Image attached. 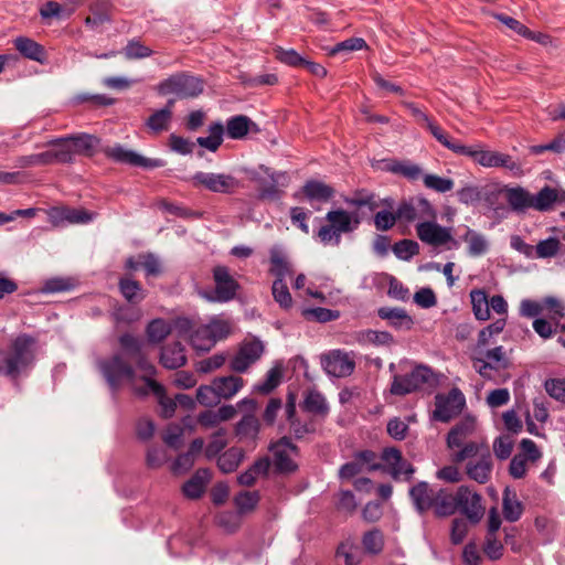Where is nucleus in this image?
Listing matches in <instances>:
<instances>
[{
    "label": "nucleus",
    "mask_w": 565,
    "mask_h": 565,
    "mask_svg": "<svg viewBox=\"0 0 565 565\" xmlns=\"http://www.w3.org/2000/svg\"><path fill=\"white\" fill-rule=\"evenodd\" d=\"M132 360L136 361L137 369L139 372H141V385L139 384L132 367L126 363L118 354L111 356L110 359L99 361L98 367L113 391H116L124 381H127L137 395H148L149 382L158 383L153 380L156 367L143 356L142 352L139 353V355L132 358Z\"/></svg>",
    "instance_id": "obj_1"
},
{
    "label": "nucleus",
    "mask_w": 565,
    "mask_h": 565,
    "mask_svg": "<svg viewBox=\"0 0 565 565\" xmlns=\"http://www.w3.org/2000/svg\"><path fill=\"white\" fill-rule=\"evenodd\" d=\"M62 145L68 146L74 154H84L92 157L95 153L99 139L94 135L77 134L67 137L53 139L47 142V146L60 148Z\"/></svg>",
    "instance_id": "obj_18"
},
{
    "label": "nucleus",
    "mask_w": 565,
    "mask_h": 565,
    "mask_svg": "<svg viewBox=\"0 0 565 565\" xmlns=\"http://www.w3.org/2000/svg\"><path fill=\"white\" fill-rule=\"evenodd\" d=\"M470 298L475 317L480 321L488 320L490 318V305L486 292L483 290H472Z\"/></svg>",
    "instance_id": "obj_47"
},
{
    "label": "nucleus",
    "mask_w": 565,
    "mask_h": 565,
    "mask_svg": "<svg viewBox=\"0 0 565 565\" xmlns=\"http://www.w3.org/2000/svg\"><path fill=\"white\" fill-rule=\"evenodd\" d=\"M269 273L276 277L273 284V296L275 300L282 305V250L279 246L270 249Z\"/></svg>",
    "instance_id": "obj_24"
},
{
    "label": "nucleus",
    "mask_w": 565,
    "mask_h": 565,
    "mask_svg": "<svg viewBox=\"0 0 565 565\" xmlns=\"http://www.w3.org/2000/svg\"><path fill=\"white\" fill-rule=\"evenodd\" d=\"M546 393L554 399L565 403V377L551 379L544 384Z\"/></svg>",
    "instance_id": "obj_64"
},
{
    "label": "nucleus",
    "mask_w": 565,
    "mask_h": 565,
    "mask_svg": "<svg viewBox=\"0 0 565 565\" xmlns=\"http://www.w3.org/2000/svg\"><path fill=\"white\" fill-rule=\"evenodd\" d=\"M327 224L317 232V237L323 245L339 246L342 234L355 231L361 218L358 212H348L342 209L331 210L326 214Z\"/></svg>",
    "instance_id": "obj_3"
},
{
    "label": "nucleus",
    "mask_w": 565,
    "mask_h": 565,
    "mask_svg": "<svg viewBox=\"0 0 565 565\" xmlns=\"http://www.w3.org/2000/svg\"><path fill=\"white\" fill-rule=\"evenodd\" d=\"M226 430L221 428L212 435L211 441L204 450L206 458L212 459L216 457L226 447Z\"/></svg>",
    "instance_id": "obj_59"
},
{
    "label": "nucleus",
    "mask_w": 565,
    "mask_h": 565,
    "mask_svg": "<svg viewBox=\"0 0 565 565\" xmlns=\"http://www.w3.org/2000/svg\"><path fill=\"white\" fill-rule=\"evenodd\" d=\"M252 129H256V125L244 115H236L226 121V135L231 139H243Z\"/></svg>",
    "instance_id": "obj_33"
},
{
    "label": "nucleus",
    "mask_w": 565,
    "mask_h": 565,
    "mask_svg": "<svg viewBox=\"0 0 565 565\" xmlns=\"http://www.w3.org/2000/svg\"><path fill=\"white\" fill-rule=\"evenodd\" d=\"M224 135V126L221 122H214L209 127V136L199 137L196 142L202 148L212 152L216 151L222 145Z\"/></svg>",
    "instance_id": "obj_43"
},
{
    "label": "nucleus",
    "mask_w": 565,
    "mask_h": 565,
    "mask_svg": "<svg viewBox=\"0 0 565 565\" xmlns=\"http://www.w3.org/2000/svg\"><path fill=\"white\" fill-rule=\"evenodd\" d=\"M209 330L211 332V339L213 340V344L220 340H223L228 337L232 331V324L228 320L223 319L221 317H214L207 323Z\"/></svg>",
    "instance_id": "obj_55"
},
{
    "label": "nucleus",
    "mask_w": 565,
    "mask_h": 565,
    "mask_svg": "<svg viewBox=\"0 0 565 565\" xmlns=\"http://www.w3.org/2000/svg\"><path fill=\"white\" fill-rule=\"evenodd\" d=\"M259 493L257 491H242L234 498L237 513L245 514L252 512L259 502Z\"/></svg>",
    "instance_id": "obj_50"
},
{
    "label": "nucleus",
    "mask_w": 565,
    "mask_h": 565,
    "mask_svg": "<svg viewBox=\"0 0 565 565\" xmlns=\"http://www.w3.org/2000/svg\"><path fill=\"white\" fill-rule=\"evenodd\" d=\"M435 405L433 417L446 423L461 412L465 396L458 388H452L447 395H437Z\"/></svg>",
    "instance_id": "obj_12"
},
{
    "label": "nucleus",
    "mask_w": 565,
    "mask_h": 565,
    "mask_svg": "<svg viewBox=\"0 0 565 565\" xmlns=\"http://www.w3.org/2000/svg\"><path fill=\"white\" fill-rule=\"evenodd\" d=\"M431 509H434L437 516H448L454 514L457 510V494L452 495L444 489L437 490Z\"/></svg>",
    "instance_id": "obj_35"
},
{
    "label": "nucleus",
    "mask_w": 565,
    "mask_h": 565,
    "mask_svg": "<svg viewBox=\"0 0 565 565\" xmlns=\"http://www.w3.org/2000/svg\"><path fill=\"white\" fill-rule=\"evenodd\" d=\"M15 49L23 55L24 57L44 63L46 60L44 47L35 42L34 40L26 36H19L14 40Z\"/></svg>",
    "instance_id": "obj_31"
},
{
    "label": "nucleus",
    "mask_w": 565,
    "mask_h": 565,
    "mask_svg": "<svg viewBox=\"0 0 565 565\" xmlns=\"http://www.w3.org/2000/svg\"><path fill=\"white\" fill-rule=\"evenodd\" d=\"M50 223L53 226L66 224H85L93 221L94 215L82 209L66 206H53L46 211Z\"/></svg>",
    "instance_id": "obj_19"
},
{
    "label": "nucleus",
    "mask_w": 565,
    "mask_h": 565,
    "mask_svg": "<svg viewBox=\"0 0 565 565\" xmlns=\"http://www.w3.org/2000/svg\"><path fill=\"white\" fill-rule=\"evenodd\" d=\"M321 365L329 375L334 377L349 376L355 367V363L349 353L341 350H332L323 354Z\"/></svg>",
    "instance_id": "obj_14"
},
{
    "label": "nucleus",
    "mask_w": 565,
    "mask_h": 565,
    "mask_svg": "<svg viewBox=\"0 0 565 565\" xmlns=\"http://www.w3.org/2000/svg\"><path fill=\"white\" fill-rule=\"evenodd\" d=\"M361 542L365 553L376 555L383 551L384 535L379 529H373L363 534Z\"/></svg>",
    "instance_id": "obj_48"
},
{
    "label": "nucleus",
    "mask_w": 565,
    "mask_h": 565,
    "mask_svg": "<svg viewBox=\"0 0 565 565\" xmlns=\"http://www.w3.org/2000/svg\"><path fill=\"white\" fill-rule=\"evenodd\" d=\"M435 382L433 371L425 365L415 366L405 375H395L391 385L394 395H406Z\"/></svg>",
    "instance_id": "obj_7"
},
{
    "label": "nucleus",
    "mask_w": 565,
    "mask_h": 565,
    "mask_svg": "<svg viewBox=\"0 0 565 565\" xmlns=\"http://www.w3.org/2000/svg\"><path fill=\"white\" fill-rule=\"evenodd\" d=\"M364 343H372L375 345H388L393 342V337L386 331L364 330L358 334Z\"/></svg>",
    "instance_id": "obj_57"
},
{
    "label": "nucleus",
    "mask_w": 565,
    "mask_h": 565,
    "mask_svg": "<svg viewBox=\"0 0 565 565\" xmlns=\"http://www.w3.org/2000/svg\"><path fill=\"white\" fill-rule=\"evenodd\" d=\"M215 289L212 292L204 291L202 296L209 301L226 302L236 295L237 282L231 277L226 267L218 266L214 269Z\"/></svg>",
    "instance_id": "obj_11"
},
{
    "label": "nucleus",
    "mask_w": 565,
    "mask_h": 565,
    "mask_svg": "<svg viewBox=\"0 0 565 565\" xmlns=\"http://www.w3.org/2000/svg\"><path fill=\"white\" fill-rule=\"evenodd\" d=\"M173 100H169L167 107L154 111L147 120V127L153 132L159 134L169 129Z\"/></svg>",
    "instance_id": "obj_36"
},
{
    "label": "nucleus",
    "mask_w": 565,
    "mask_h": 565,
    "mask_svg": "<svg viewBox=\"0 0 565 565\" xmlns=\"http://www.w3.org/2000/svg\"><path fill=\"white\" fill-rule=\"evenodd\" d=\"M460 156L470 157L477 163L486 168L503 167L513 172L514 175L522 174L521 166L512 160L510 156L498 151L486 150L480 145L463 146V150L460 152Z\"/></svg>",
    "instance_id": "obj_6"
},
{
    "label": "nucleus",
    "mask_w": 565,
    "mask_h": 565,
    "mask_svg": "<svg viewBox=\"0 0 565 565\" xmlns=\"http://www.w3.org/2000/svg\"><path fill=\"white\" fill-rule=\"evenodd\" d=\"M210 471L207 469H200L195 475L188 480L182 490L186 498L198 499L204 492V489L210 480Z\"/></svg>",
    "instance_id": "obj_34"
},
{
    "label": "nucleus",
    "mask_w": 565,
    "mask_h": 565,
    "mask_svg": "<svg viewBox=\"0 0 565 565\" xmlns=\"http://www.w3.org/2000/svg\"><path fill=\"white\" fill-rule=\"evenodd\" d=\"M264 345L257 339L245 340L237 353L231 359L230 366L233 371L243 373L262 355Z\"/></svg>",
    "instance_id": "obj_16"
},
{
    "label": "nucleus",
    "mask_w": 565,
    "mask_h": 565,
    "mask_svg": "<svg viewBox=\"0 0 565 565\" xmlns=\"http://www.w3.org/2000/svg\"><path fill=\"white\" fill-rule=\"evenodd\" d=\"M302 316L309 321L329 322L339 318V312L327 308H306Z\"/></svg>",
    "instance_id": "obj_58"
},
{
    "label": "nucleus",
    "mask_w": 565,
    "mask_h": 565,
    "mask_svg": "<svg viewBox=\"0 0 565 565\" xmlns=\"http://www.w3.org/2000/svg\"><path fill=\"white\" fill-rule=\"evenodd\" d=\"M399 220L413 222L415 220H436L437 213L434 206L425 198H415L402 203L397 209Z\"/></svg>",
    "instance_id": "obj_17"
},
{
    "label": "nucleus",
    "mask_w": 565,
    "mask_h": 565,
    "mask_svg": "<svg viewBox=\"0 0 565 565\" xmlns=\"http://www.w3.org/2000/svg\"><path fill=\"white\" fill-rule=\"evenodd\" d=\"M461 238L467 245V253L471 257H480L489 250L490 243L488 237L475 230L467 228Z\"/></svg>",
    "instance_id": "obj_28"
},
{
    "label": "nucleus",
    "mask_w": 565,
    "mask_h": 565,
    "mask_svg": "<svg viewBox=\"0 0 565 565\" xmlns=\"http://www.w3.org/2000/svg\"><path fill=\"white\" fill-rule=\"evenodd\" d=\"M459 450L454 452V461L462 462L467 459L475 460L476 458H480L483 450H489V448L484 444L479 443H467L458 447Z\"/></svg>",
    "instance_id": "obj_52"
},
{
    "label": "nucleus",
    "mask_w": 565,
    "mask_h": 565,
    "mask_svg": "<svg viewBox=\"0 0 565 565\" xmlns=\"http://www.w3.org/2000/svg\"><path fill=\"white\" fill-rule=\"evenodd\" d=\"M149 393H152L159 403L160 414L164 418H170L173 416L177 402L166 395L164 387L159 383H150L148 384Z\"/></svg>",
    "instance_id": "obj_39"
},
{
    "label": "nucleus",
    "mask_w": 565,
    "mask_h": 565,
    "mask_svg": "<svg viewBox=\"0 0 565 565\" xmlns=\"http://www.w3.org/2000/svg\"><path fill=\"white\" fill-rule=\"evenodd\" d=\"M281 376L282 369L279 364H276L268 371L265 381L256 384L253 391L262 394H269L279 385Z\"/></svg>",
    "instance_id": "obj_51"
},
{
    "label": "nucleus",
    "mask_w": 565,
    "mask_h": 565,
    "mask_svg": "<svg viewBox=\"0 0 565 565\" xmlns=\"http://www.w3.org/2000/svg\"><path fill=\"white\" fill-rule=\"evenodd\" d=\"M492 466L490 451L483 450L480 458L467 462L466 473L471 480L478 483H486L491 477Z\"/></svg>",
    "instance_id": "obj_21"
},
{
    "label": "nucleus",
    "mask_w": 565,
    "mask_h": 565,
    "mask_svg": "<svg viewBox=\"0 0 565 565\" xmlns=\"http://www.w3.org/2000/svg\"><path fill=\"white\" fill-rule=\"evenodd\" d=\"M254 178L260 184L262 196L273 199L277 194V185L280 178L279 173H275L269 167L259 166L254 172Z\"/></svg>",
    "instance_id": "obj_25"
},
{
    "label": "nucleus",
    "mask_w": 565,
    "mask_h": 565,
    "mask_svg": "<svg viewBox=\"0 0 565 565\" xmlns=\"http://www.w3.org/2000/svg\"><path fill=\"white\" fill-rule=\"evenodd\" d=\"M416 234L423 243L434 247L444 246L452 239L451 228L439 225L435 220L419 222Z\"/></svg>",
    "instance_id": "obj_13"
},
{
    "label": "nucleus",
    "mask_w": 565,
    "mask_h": 565,
    "mask_svg": "<svg viewBox=\"0 0 565 565\" xmlns=\"http://www.w3.org/2000/svg\"><path fill=\"white\" fill-rule=\"evenodd\" d=\"M561 247V242L556 237H548L547 239L537 243L534 248V257L550 258L555 256Z\"/></svg>",
    "instance_id": "obj_60"
},
{
    "label": "nucleus",
    "mask_w": 565,
    "mask_h": 565,
    "mask_svg": "<svg viewBox=\"0 0 565 565\" xmlns=\"http://www.w3.org/2000/svg\"><path fill=\"white\" fill-rule=\"evenodd\" d=\"M190 342L192 347L198 351H209L214 344L211 339V332L209 330V326L204 324L199 327L190 334Z\"/></svg>",
    "instance_id": "obj_53"
},
{
    "label": "nucleus",
    "mask_w": 565,
    "mask_h": 565,
    "mask_svg": "<svg viewBox=\"0 0 565 565\" xmlns=\"http://www.w3.org/2000/svg\"><path fill=\"white\" fill-rule=\"evenodd\" d=\"M119 343L122 352L130 359L142 352V342L131 334H122L119 338Z\"/></svg>",
    "instance_id": "obj_63"
},
{
    "label": "nucleus",
    "mask_w": 565,
    "mask_h": 565,
    "mask_svg": "<svg viewBox=\"0 0 565 565\" xmlns=\"http://www.w3.org/2000/svg\"><path fill=\"white\" fill-rule=\"evenodd\" d=\"M557 202L556 189L545 185L536 194H533V209L546 212L553 209Z\"/></svg>",
    "instance_id": "obj_44"
},
{
    "label": "nucleus",
    "mask_w": 565,
    "mask_h": 565,
    "mask_svg": "<svg viewBox=\"0 0 565 565\" xmlns=\"http://www.w3.org/2000/svg\"><path fill=\"white\" fill-rule=\"evenodd\" d=\"M104 153L115 162L130 164L134 167L159 168L163 166V161L160 159L145 158L141 154L132 150L126 149L120 145L107 147L104 150Z\"/></svg>",
    "instance_id": "obj_15"
},
{
    "label": "nucleus",
    "mask_w": 565,
    "mask_h": 565,
    "mask_svg": "<svg viewBox=\"0 0 565 565\" xmlns=\"http://www.w3.org/2000/svg\"><path fill=\"white\" fill-rule=\"evenodd\" d=\"M505 199L512 211L523 213L533 209V194L522 186L507 188Z\"/></svg>",
    "instance_id": "obj_23"
},
{
    "label": "nucleus",
    "mask_w": 565,
    "mask_h": 565,
    "mask_svg": "<svg viewBox=\"0 0 565 565\" xmlns=\"http://www.w3.org/2000/svg\"><path fill=\"white\" fill-rule=\"evenodd\" d=\"M503 515L504 519L509 522L518 521L523 512V508L521 502L516 499L515 493H513L509 488H505L503 492Z\"/></svg>",
    "instance_id": "obj_41"
},
{
    "label": "nucleus",
    "mask_w": 565,
    "mask_h": 565,
    "mask_svg": "<svg viewBox=\"0 0 565 565\" xmlns=\"http://www.w3.org/2000/svg\"><path fill=\"white\" fill-rule=\"evenodd\" d=\"M473 369L484 379H491V371L507 369L510 364L503 347L483 350V354L472 355Z\"/></svg>",
    "instance_id": "obj_9"
},
{
    "label": "nucleus",
    "mask_w": 565,
    "mask_h": 565,
    "mask_svg": "<svg viewBox=\"0 0 565 565\" xmlns=\"http://www.w3.org/2000/svg\"><path fill=\"white\" fill-rule=\"evenodd\" d=\"M377 315L396 329L409 330L414 324L412 317L402 308L383 307L379 309Z\"/></svg>",
    "instance_id": "obj_32"
},
{
    "label": "nucleus",
    "mask_w": 565,
    "mask_h": 565,
    "mask_svg": "<svg viewBox=\"0 0 565 565\" xmlns=\"http://www.w3.org/2000/svg\"><path fill=\"white\" fill-rule=\"evenodd\" d=\"M35 340L26 334L13 339L0 351V374L15 380L26 375L35 361Z\"/></svg>",
    "instance_id": "obj_2"
},
{
    "label": "nucleus",
    "mask_w": 565,
    "mask_h": 565,
    "mask_svg": "<svg viewBox=\"0 0 565 565\" xmlns=\"http://www.w3.org/2000/svg\"><path fill=\"white\" fill-rule=\"evenodd\" d=\"M244 452L241 449L232 448L224 451L217 458V467L224 473L233 472L237 469L239 463L243 461Z\"/></svg>",
    "instance_id": "obj_45"
},
{
    "label": "nucleus",
    "mask_w": 565,
    "mask_h": 565,
    "mask_svg": "<svg viewBox=\"0 0 565 565\" xmlns=\"http://www.w3.org/2000/svg\"><path fill=\"white\" fill-rule=\"evenodd\" d=\"M436 492L427 482L419 481L409 489V497L415 509L424 513L433 508Z\"/></svg>",
    "instance_id": "obj_22"
},
{
    "label": "nucleus",
    "mask_w": 565,
    "mask_h": 565,
    "mask_svg": "<svg viewBox=\"0 0 565 565\" xmlns=\"http://www.w3.org/2000/svg\"><path fill=\"white\" fill-rule=\"evenodd\" d=\"M424 185L427 189L434 190L439 193H446L454 188V181L449 178H443L437 174H424L423 175Z\"/></svg>",
    "instance_id": "obj_56"
},
{
    "label": "nucleus",
    "mask_w": 565,
    "mask_h": 565,
    "mask_svg": "<svg viewBox=\"0 0 565 565\" xmlns=\"http://www.w3.org/2000/svg\"><path fill=\"white\" fill-rule=\"evenodd\" d=\"M335 556L345 565H359L363 559V551L351 536L344 539L337 547Z\"/></svg>",
    "instance_id": "obj_30"
},
{
    "label": "nucleus",
    "mask_w": 565,
    "mask_h": 565,
    "mask_svg": "<svg viewBox=\"0 0 565 565\" xmlns=\"http://www.w3.org/2000/svg\"><path fill=\"white\" fill-rule=\"evenodd\" d=\"M160 362L166 369H179L186 363L184 348L180 342H174L162 348Z\"/></svg>",
    "instance_id": "obj_26"
},
{
    "label": "nucleus",
    "mask_w": 565,
    "mask_h": 565,
    "mask_svg": "<svg viewBox=\"0 0 565 565\" xmlns=\"http://www.w3.org/2000/svg\"><path fill=\"white\" fill-rule=\"evenodd\" d=\"M476 429V420L467 417L458 423L448 434L447 445L454 450L455 447H461L466 439L470 437Z\"/></svg>",
    "instance_id": "obj_27"
},
{
    "label": "nucleus",
    "mask_w": 565,
    "mask_h": 565,
    "mask_svg": "<svg viewBox=\"0 0 565 565\" xmlns=\"http://www.w3.org/2000/svg\"><path fill=\"white\" fill-rule=\"evenodd\" d=\"M274 458L262 457L254 462L246 471L237 477V482L244 487H252L258 478L269 477L271 473L282 472V445L278 440L270 447Z\"/></svg>",
    "instance_id": "obj_4"
},
{
    "label": "nucleus",
    "mask_w": 565,
    "mask_h": 565,
    "mask_svg": "<svg viewBox=\"0 0 565 565\" xmlns=\"http://www.w3.org/2000/svg\"><path fill=\"white\" fill-rule=\"evenodd\" d=\"M191 181L194 186H202L215 193H232L239 185L238 180L231 174L202 171L193 174Z\"/></svg>",
    "instance_id": "obj_10"
},
{
    "label": "nucleus",
    "mask_w": 565,
    "mask_h": 565,
    "mask_svg": "<svg viewBox=\"0 0 565 565\" xmlns=\"http://www.w3.org/2000/svg\"><path fill=\"white\" fill-rule=\"evenodd\" d=\"M429 132L434 136V138L440 142L444 147L451 150L456 154H460L463 150V143L454 140L436 122H428Z\"/></svg>",
    "instance_id": "obj_46"
},
{
    "label": "nucleus",
    "mask_w": 565,
    "mask_h": 565,
    "mask_svg": "<svg viewBox=\"0 0 565 565\" xmlns=\"http://www.w3.org/2000/svg\"><path fill=\"white\" fill-rule=\"evenodd\" d=\"M213 381L220 399L232 398L244 387L245 384L242 377L235 375L220 376L215 377Z\"/></svg>",
    "instance_id": "obj_29"
},
{
    "label": "nucleus",
    "mask_w": 565,
    "mask_h": 565,
    "mask_svg": "<svg viewBox=\"0 0 565 565\" xmlns=\"http://www.w3.org/2000/svg\"><path fill=\"white\" fill-rule=\"evenodd\" d=\"M203 89V81L186 73L174 74L158 86L161 95H175L179 98H194L202 94Z\"/></svg>",
    "instance_id": "obj_5"
},
{
    "label": "nucleus",
    "mask_w": 565,
    "mask_h": 565,
    "mask_svg": "<svg viewBox=\"0 0 565 565\" xmlns=\"http://www.w3.org/2000/svg\"><path fill=\"white\" fill-rule=\"evenodd\" d=\"M384 169L394 173H399L405 178L415 181L423 179V171L419 166L408 161H385Z\"/></svg>",
    "instance_id": "obj_40"
},
{
    "label": "nucleus",
    "mask_w": 565,
    "mask_h": 565,
    "mask_svg": "<svg viewBox=\"0 0 565 565\" xmlns=\"http://www.w3.org/2000/svg\"><path fill=\"white\" fill-rule=\"evenodd\" d=\"M196 401L203 406H214L220 403V396L214 387V381L210 385H201L196 390Z\"/></svg>",
    "instance_id": "obj_61"
},
{
    "label": "nucleus",
    "mask_w": 565,
    "mask_h": 565,
    "mask_svg": "<svg viewBox=\"0 0 565 565\" xmlns=\"http://www.w3.org/2000/svg\"><path fill=\"white\" fill-rule=\"evenodd\" d=\"M236 436L241 441H253L259 433V422L255 415H244L235 428Z\"/></svg>",
    "instance_id": "obj_37"
},
{
    "label": "nucleus",
    "mask_w": 565,
    "mask_h": 565,
    "mask_svg": "<svg viewBox=\"0 0 565 565\" xmlns=\"http://www.w3.org/2000/svg\"><path fill=\"white\" fill-rule=\"evenodd\" d=\"M393 252L397 258L408 260L414 255L418 254L419 245L415 241L403 239L393 246Z\"/></svg>",
    "instance_id": "obj_62"
},
{
    "label": "nucleus",
    "mask_w": 565,
    "mask_h": 565,
    "mask_svg": "<svg viewBox=\"0 0 565 565\" xmlns=\"http://www.w3.org/2000/svg\"><path fill=\"white\" fill-rule=\"evenodd\" d=\"M457 508L472 522H478L483 515L481 497L467 487L457 491Z\"/></svg>",
    "instance_id": "obj_20"
},
{
    "label": "nucleus",
    "mask_w": 565,
    "mask_h": 565,
    "mask_svg": "<svg viewBox=\"0 0 565 565\" xmlns=\"http://www.w3.org/2000/svg\"><path fill=\"white\" fill-rule=\"evenodd\" d=\"M172 332V326L163 319H154L147 326V337L149 342L159 343Z\"/></svg>",
    "instance_id": "obj_49"
},
{
    "label": "nucleus",
    "mask_w": 565,
    "mask_h": 565,
    "mask_svg": "<svg viewBox=\"0 0 565 565\" xmlns=\"http://www.w3.org/2000/svg\"><path fill=\"white\" fill-rule=\"evenodd\" d=\"M119 288L122 296L132 303L140 302L145 298V291L139 282L130 278H122L119 281Z\"/></svg>",
    "instance_id": "obj_54"
},
{
    "label": "nucleus",
    "mask_w": 565,
    "mask_h": 565,
    "mask_svg": "<svg viewBox=\"0 0 565 565\" xmlns=\"http://www.w3.org/2000/svg\"><path fill=\"white\" fill-rule=\"evenodd\" d=\"M302 408L317 416H326L329 413V406L324 396L315 390L306 393Z\"/></svg>",
    "instance_id": "obj_38"
},
{
    "label": "nucleus",
    "mask_w": 565,
    "mask_h": 565,
    "mask_svg": "<svg viewBox=\"0 0 565 565\" xmlns=\"http://www.w3.org/2000/svg\"><path fill=\"white\" fill-rule=\"evenodd\" d=\"M73 161V152L68 146L62 145L53 150L21 156L15 159V167L24 169L38 166H49L55 162L68 163Z\"/></svg>",
    "instance_id": "obj_8"
},
{
    "label": "nucleus",
    "mask_w": 565,
    "mask_h": 565,
    "mask_svg": "<svg viewBox=\"0 0 565 565\" xmlns=\"http://www.w3.org/2000/svg\"><path fill=\"white\" fill-rule=\"evenodd\" d=\"M303 192L310 201L326 202L334 194V190L320 181H309L303 186Z\"/></svg>",
    "instance_id": "obj_42"
}]
</instances>
